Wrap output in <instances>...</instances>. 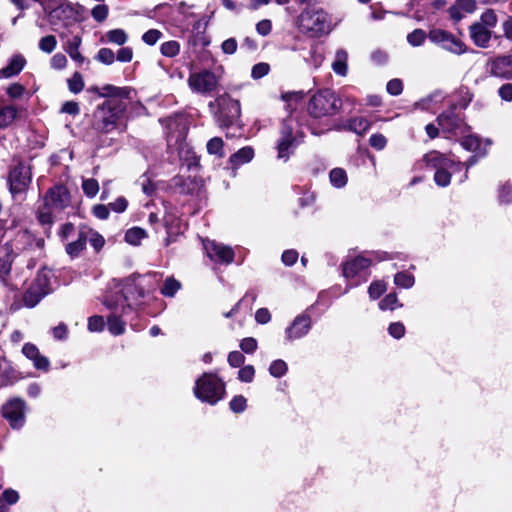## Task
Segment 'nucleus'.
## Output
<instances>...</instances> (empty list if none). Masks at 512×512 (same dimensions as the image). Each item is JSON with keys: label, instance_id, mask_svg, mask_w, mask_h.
Returning a JSON list of instances; mask_svg holds the SVG:
<instances>
[{"label": "nucleus", "instance_id": "ea45409f", "mask_svg": "<svg viewBox=\"0 0 512 512\" xmlns=\"http://www.w3.org/2000/svg\"><path fill=\"white\" fill-rule=\"evenodd\" d=\"M426 33L421 29H415L407 35V41L410 45L417 47L424 43Z\"/></svg>", "mask_w": 512, "mask_h": 512}, {"label": "nucleus", "instance_id": "6e6d98bb", "mask_svg": "<svg viewBox=\"0 0 512 512\" xmlns=\"http://www.w3.org/2000/svg\"><path fill=\"white\" fill-rule=\"evenodd\" d=\"M369 143L373 148L382 150L386 146L387 140L384 135L376 133L371 135Z\"/></svg>", "mask_w": 512, "mask_h": 512}, {"label": "nucleus", "instance_id": "4be33fe9", "mask_svg": "<svg viewBox=\"0 0 512 512\" xmlns=\"http://www.w3.org/2000/svg\"><path fill=\"white\" fill-rule=\"evenodd\" d=\"M461 145L464 149L477 152L480 157H483L487 154V147L491 145V141L486 140L485 147L482 148L481 140L477 136L469 135L462 140Z\"/></svg>", "mask_w": 512, "mask_h": 512}, {"label": "nucleus", "instance_id": "dca6fc26", "mask_svg": "<svg viewBox=\"0 0 512 512\" xmlns=\"http://www.w3.org/2000/svg\"><path fill=\"white\" fill-rule=\"evenodd\" d=\"M15 254L10 244L6 243L0 248V282L8 285V276L11 272Z\"/></svg>", "mask_w": 512, "mask_h": 512}, {"label": "nucleus", "instance_id": "c9c22d12", "mask_svg": "<svg viewBox=\"0 0 512 512\" xmlns=\"http://www.w3.org/2000/svg\"><path fill=\"white\" fill-rule=\"evenodd\" d=\"M82 189L84 194L89 197L93 198L95 197L99 192V184L98 181L95 179H83L82 181Z\"/></svg>", "mask_w": 512, "mask_h": 512}, {"label": "nucleus", "instance_id": "2eb2a0df", "mask_svg": "<svg viewBox=\"0 0 512 512\" xmlns=\"http://www.w3.org/2000/svg\"><path fill=\"white\" fill-rule=\"evenodd\" d=\"M292 121L286 122L281 130V137L277 144L278 158L287 160L295 147Z\"/></svg>", "mask_w": 512, "mask_h": 512}, {"label": "nucleus", "instance_id": "0e129e2a", "mask_svg": "<svg viewBox=\"0 0 512 512\" xmlns=\"http://www.w3.org/2000/svg\"><path fill=\"white\" fill-rule=\"evenodd\" d=\"M465 14L473 13L476 9L474 0H457L455 3Z\"/></svg>", "mask_w": 512, "mask_h": 512}, {"label": "nucleus", "instance_id": "423d86ee", "mask_svg": "<svg viewBox=\"0 0 512 512\" xmlns=\"http://www.w3.org/2000/svg\"><path fill=\"white\" fill-rule=\"evenodd\" d=\"M340 108V102L336 94L329 90H320L315 93L309 103L308 112L314 118H321L335 114Z\"/></svg>", "mask_w": 512, "mask_h": 512}, {"label": "nucleus", "instance_id": "9d476101", "mask_svg": "<svg viewBox=\"0 0 512 512\" xmlns=\"http://www.w3.org/2000/svg\"><path fill=\"white\" fill-rule=\"evenodd\" d=\"M2 416L13 429L21 428L25 422V403L19 398L7 401L2 407Z\"/></svg>", "mask_w": 512, "mask_h": 512}, {"label": "nucleus", "instance_id": "aec40b11", "mask_svg": "<svg viewBox=\"0 0 512 512\" xmlns=\"http://www.w3.org/2000/svg\"><path fill=\"white\" fill-rule=\"evenodd\" d=\"M218 104L221 107V113L227 118L228 122H232L240 117L241 107L238 100L223 95L218 99Z\"/></svg>", "mask_w": 512, "mask_h": 512}, {"label": "nucleus", "instance_id": "680f3d73", "mask_svg": "<svg viewBox=\"0 0 512 512\" xmlns=\"http://www.w3.org/2000/svg\"><path fill=\"white\" fill-rule=\"evenodd\" d=\"M245 361V357L239 351H232L228 355V363L232 367H240Z\"/></svg>", "mask_w": 512, "mask_h": 512}, {"label": "nucleus", "instance_id": "4c0bfd02", "mask_svg": "<svg viewBox=\"0 0 512 512\" xmlns=\"http://www.w3.org/2000/svg\"><path fill=\"white\" fill-rule=\"evenodd\" d=\"M160 50L162 55L166 57H174L179 53L180 45L177 41L171 40L162 43Z\"/></svg>", "mask_w": 512, "mask_h": 512}, {"label": "nucleus", "instance_id": "8fccbe9b", "mask_svg": "<svg viewBox=\"0 0 512 512\" xmlns=\"http://www.w3.org/2000/svg\"><path fill=\"white\" fill-rule=\"evenodd\" d=\"M270 71V66L268 63H258L253 66L251 71V76L253 79H260L264 76H266Z\"/></svg>", "mask_w": 512, "mask_h": 512}, {"label": "nucleus", "instance_id": "b1692460", "mask_svg": "<svg viewBox=\"0 0 512 512\" xmlns=\"http://www.w3.org/2000/svg\"><path fill=\"white\" fill-rule=\"evenodd\" d=\"M254 157L253 148L247 146L238 150L236 153L232 154L229 158V162L231 163L233 169H237L239 166L249 163Z\"/></svg>", "mask_w": 512, "mask_h": 512}, {"label": "nucleus", "instance_id": "4d7b16f0", "mask_svg": "<svg viewBox=\"0 0 512 512\" xmlns=\"http://www.w3.org/2000/svg\"><path fill=\"white\" fill-rule=\"evenodd\" d=\"M240 348L245 353H253L257 349V341L255 338H244L240 343Z\"/></svg>", "mask_w": 512, "mask_h": 512}, {"label": "nucleus", "instance_id": "de8ad7c7", "mask_svg": "<svg viewBox=\"0 0 512 512\" xmlns=\"http://www.w3.org/2000/svg\"><path fill=\"white\" fill-rule=\"evenodd\" d=\"M386 290V284L382 281L373 282L368 289V293L371 299L375 300L379 298Z\"/></svg>", "mask_w": 512, "mask_h": 512}, {"label": "nucleus", "instance_id": "bb28decb", "mask_svg": "<svg viewBox=\"0 0 512 512\" xmlns=\"http://www.w3.org/2000/svg\"><path fill=\"white\" fill-rule=\"evenodd\" d=\"M46 295L43 292H40L36 286L32 284L29 285L28 289L25 291L23 295V303L28 308L35 307L43 297Z\"/></svg>", "mask_w": 512, "mask_h": 512}, {"label": "nucleus", "instance_id": "a19ab883", "mask_svg": "<svg viewBox=\"0 0 512 512\" xmlns=\"http://www.w3.org/2000/svg\"><path fill=\"white\" fill-rule=\"evenodd\" d=\"M56 45L57 40L53 35L42 37L39 41V49L45 53H51L54 51Z\"/></svg>", "mask_w": 512, "mask_h": 512}, {"label": "nucleus", "instance_id": "1a4fd4ad", "mask_svg": "<svg viewBox=\"0 0 512 512\" xmlns=\"http://www.w3.org/2000/svg\"><path fill=\"white\" fill-rule=\"evenodd\" d=\"M487 73L495 78L512 80V54H498L486 62Z\"/></svg>", "mask_w": 512, "mask_h": 512}, {"label": "nucleus", "instance_id": "a18cd8bd", "mask_svg": "<svg viewBox=\"0 0 512 512\" xmlns=\"http://www.w3.org/2000/svg\"><path fill=\"white\" fill-rule=\"evenodd\" d=\"M398 306H399L398 299H397L396 294H394V293L388 294L387 296H385V298H383L379 302V308L381 310H387V309L394 310Z\"/></svg>", "mask_w": 512, "mask_h": 512}, {"label": "nucleus", "instance_id": "412c9836", "mask_svg": "<svg viewBox=\"0 0 512 512\" xmlns=\"http://www.w3.org/2000/svg\"><path fill=\"white\" fill-rule=\"evenodd\" d=\"M53 278L52 270L48 268H42L37 272L35 279L31 282L33 286L47 295L51 292V280Z\"/></svg>", "mask_w": 512, "mask_h": 512}, {"label": "nucleus", "instance_id": "cd10ccee", "mask_svg": "<svg viewBox=\"0 0 512 512\" xmlns=\"http://www.w3.org/2000/svg\"><path fill=\"white\" fill-rule=\"evenodd\" d=\"M348 54L344 50H338L332 63L333 71L341 76H345L348 71L347 67Z\"/></svg>", "mask_w": 512, "mask_h": 512}, {"label": "nucleus", "instance_id": "0eeeda50", "mask_svg": "<svg viewBox=\"0 0 512 512\" xmlns=\"http://www.w3.org/2000/svg\"><path fill=\"white\" fill-rule=\"evenodd\" d=\"M429 39L432 43L440 46L442 49L456 55L464 54L468 50L466 44L462 40L445 30L434 29L430 31Z\"/></svg>", "mask_w": 512, "mask_h": 512}, {"label": "nucleus", "instance_id": "f03ea898", "mask_svg": "<svg viewBox=\"0 0 512 512\" xmlns=\"http://www.w3.org/2000/svg\"><path fill=\"white\" fill-rule=\"evenodd\" d=\"M298 26L302 32L320 37L331 32V20L327 12L319 7H307L298 16Z\"/></svg>", "mask_w": 512, "mask_h": 512}, {"label": "nucleus", "instance_id": "f257e3e1", "mask_svg": "<svg viewBox=\"0 0 512 512\" xmlns=\"http://www.w3.org/2000/svg\"><path fill=\"white\" fill-rule=\"evenodd\" d=\"M70 203V193L65 186L58 185L50 188L44 196L43 205L38 209V221L42 225L50 226L54 221L53 213L62 211Z\"/></svg>", "mask_w": 512, "mask_h": 512}, {"label": "nucleus", "instance_id": "72a5a7b5", "mask_svg": "<svg viewBox=\"0 0 512 512\" xmlns=\"http://www.w3.org/2000/svg\"><path fill=\"white\" fill-rule=\"evenodd\" d=\"M331 184L336 188H342L347 183V174L341 168H334L329 174Z\"/></svg>", "mask_w": 512, "mask_h": 512}, {"label": "nucleus", "instance_id": "bf43d9fd", "mask_svg": "<svg viewBox=\"0 0 512 512\" xmlns=\"http://www.w3.org/2000/svg\"><path fill=\"white\" fill-rule=\"evenodd\" d=\"M499 97L506 102L512 101V83H505L498 89Z\"/></svg>", "mask_w": 512, "mask_h": 512}, {"label": "nucleus", "instance_id": "2f4dec72", "mask_svg": "<svg viewBox=\"0 0 512 512\" xmlns=\"http://www.w3.org/2000/svg\"><path fill=\"white\" fill-rule=\"evenodd\" d=\"M347 127L358 135L365 134L370 128V122L363 117H356L349 120Z\"/></svg>", "mask_w": 512, "mask_h": 512}, {"label": "nucleus", "instance_id": "ddd939ff", "mask_svg": "<svg viewBox=\"0 0 512 512\" xmlns=\"http://www.w3.org/2000/svg\"><path fill=\"white\" fill-rule=\"evenodd\" d=\"M31 180V173L29 167L24 164H19L11 172L9 177L10 191L15 197L26 191Z\"/></svg>", "mask_w": 512, "mask_h": 512}, {"label": "nucleus", "instance_id": "69168bd1", "mask_svg": "<svg viewBox=\"0 0 512 512\" xmlns=\"http://www.w3.org/2000/svg\"><path fill=\"white\" fill-rule=\"evenodd\" d=\"M23 354L30 360H34L40 355L38 348L31 343H26L22 348Z\"/></svg>", "mask_w": 512, "mask_h": 512}, {"label": "nucleus", "instance_id": "5fc2aeb1", "mask_svg": "<svg viewBox=\"0 0 512 512\" xmlns=\"http://www.w3.org/2000/svg\"><path fill=\"white\" fill-rule=\"evenodd\" d=\"M230 408L235 413L243 412L246 409V399L243 396H236L230 402Z\"/></svg>", "mask_w": 512, "mask_h": 512}, {"label": "nucleus", "instance_id": "e433bc0d", "mask_svg": "<svg viewBox=\"0 0 512 512\" xmlns=\"http://www.w3.org/2000/svg\"><path fill=\"white\" fill-rule=\"evenodd\" d=\"M180 287L181 285L177 280L173 278H167L163 287L161 288V293L164 296L172 297L180 289Z\"/></svg>", "mask_w": 512, "mask_h": 512}, {"label": "nucleus", "instance_id": "a211bd4d", "mask_svg": "<svg viewBox=\"0 0 512 512\" xmlns=\"http://www.w3.org/2000/svg\"><path fill=\"white\" fill-rule=\"evenodd\" d=\"M370 265L371 261L368 258L358 256L343 265V275L347 279H353L365 272Z\"/></svg>", "mask_w": 512, "mask_h": 512}, {"label": "nucleus", "instance_id": "39448f33", "mask_svg": "<svg viewBox=\"0 0 512 512\" xmlns=\"http://www.w3.org/2000/svg\"><path fill=\"white\" fill-rule=\"evenodd\" d=\"M498 18L492 9H487L480 19L469 26V35L475 46L488 48L492 38V29L496 27Z\"/></svg>", "mask_w": 512, "mask_h": 512}, {"label": "nucleus", "instance_id": "338daca9", "mask_svg": "<svg viewBox=\"0 0 512 512\" xmlns=\"http://www.w3.org/2000/svg\"><path fill=\"white\" fill-rule=\"evenodd\" d=\"M272 30V23L268 19L261 20L256 25V31L262 35L267 36Z\"/></svg>", "mask_w": 512, "mask_h": 512}, {"label": "nucleus", "instance_id": "09e8293b", "mask_svg": "<svg viewBox=\"0 0 512 512\" xmlns=\"http://www.w3.org/2000/svg\"><path fill=\"white\" fill-rule=\"evenodd\" d=\"M86 232L88 234L87 240H89L90 244L94 247L95 250L99 251L105 243L103 236L88 229H86Z\"/></svg>", "mask_w": 512, "mask_h": 512}, {"label": "nucleus", "instance_id": "13d9d810", "mask_svg": "<svg viewBox=\"0 0 512 512\" xmlns=\"http://www.w3.org/2000/svg\"><path fill=\"white\" fill-rule=\"evenodd\" d=\"M388 331L392 337L399 339L404 336L405 327L401 322H394L390 324Z\"/></svg>", "mask_w": 512, "mask_h": 512}, {"label": "nucleus", "instance_id": "6ab92c4d", "mask_svg": "<svg viewBox=\"0 0 512 512\" xmlns=\"http://www.w3.org/2000/svg\"><path fill=\"white\" fill-rule=\"evenodd\" d=\"M107 308L113 310L111 315L108 317V330L113 335H121L125 332V322L120 319V316L117 314V310L119 306L118 302H113L112 299L107 298L104 302Z\"/></svg>", "mask_w": 512, "mask_h": 512}, {"label": "nucleus", "instance_id": "052dcab7", "mask_svg": "<svg viewBox=\"0 0 512 512\" xmlns=\"http://www.w3.org/2000/svg\"><path fill=\"white\" fill-rule=\"evenodd\" d=\"M387 92L393 96H397L402 92L403 85L401 80L392 79L387 83L386 86Z\"/></svg>", "mask_w": 512, "mask_h": 512}, {"label": "nucleus", "instance_id": "774afa93", "mask_svg": "<svg viewBox=\"0 0 512 512\" xmlns=\"http://www.w3.org/2000/svg\"><path fill=\"white\" fill-rule=\"evenodd\" d=\"M237 41L235 38H229L222 43V51L225 54H234L237 50Z\"/></svg>", "mask_w": 512, "mask_h": 512}, {"label": "nucleus", "instance_id": "37998d69", "mask_svg": "<svg viewBox=\"0 0 512 512\" xmlns=\"http://www.w3.org/2000/svg\"><path fill=\"white\" fill-rule=\"evenodd\" d=\"M269 372L274 377H282L287 372V364L283 360H275L271 363Z\"/></svg>", "mask_w": 512, "mask_h": 512}, {"label": "nucleus", "instance_id": "9b49d317", "mask_svg": "<svg viewBox=\"0 0 512 512\" xmlns=\"http://www.w3.org/2000/svg\"><path fill=\"white\" fill-rule=\"evenodd\" d=\"M120 297L113 302H118L122 309V314H125L127 310L131 309L132 302L140 297H143V291L136 285L134 280L127 279L120 283L119 291Z\"/></svg>", "mask_w": 512, "mask_h": 512}, {"label": "nucleus", "instance_id": "c03bdc74", "mask_svg": "<svg viewBox=\"0 0 512 512\" xmlns=\"http://www.w3.org/2000/svg\"><path fill=\"white\" fill-rule=\"evenodd\" d=\"M96 59L106 65H111L115 61V54L109 48H101L97 55Z\"/></svg>", "mask_w": 512, "mask_h": 512}, {"label": "nucleus", "instance_id": "c85d7f7f", "mask_svg": "<svg viewBox=\"0 0 512 512\" xmlns=\"http://www.w3.org/2000/svg\"><path fill=\"white\" fill-rule=\"evenodd\" d=\"M18 111L16 107L8 105L0 109V129L11 125L17 118Z\"/></svg>", "mask_w": 512, "mask_h": 512}, {"label": "nucleus", "instance_id": "79ce46f5", "mask_svg": "<svg viewBox=\"0 0 512 512\" xmlns=\"http://www.w3.org/2000/svg\"><path fill=\"white\" fill-rule=\"evenodd\" d=\"M394 282L397 286L410 288L414 285V277L410 274L400 272L395 275Z\"/></svg>", "mask_w": 512, "mask_h": 512}, {"label": "nucleus", "instance_id": "49530a36", "mask_svg": "<svg viewBox=\"0 0 512 512\" xmlns=\"http://www.w3.org/2000/svg\"><path fill=\"white\" fill-rule=\"evenodd\" d=\"M108 13H109V9H108V6L105 4L96 5L91 11V15H92L93 19L96 20L97 22L105 21L108 16Z\"/></svg>", "mask_w": 512, "mask_h": 512}, {"label": "nucleus", "instance_id": "f704fd0d", "mask_svg": "<svg viewBox=\"0 0 512 512\" xmlns=\"http://www.w3.org/2000/svg\"><path fill=\"white\" fill-rule=\"evenodd\" d=\"M68 88L72 93H80L84 88V80L79 72H75L71 78L67 80Z\"/></svg>", "mask_w": 512, "mask_h": 512}, {"label": "nucleus", "instance_id": "864d4df0", "mask_svg": "<svg viewBox=\"0 0 512 512\" xmlns=\"http://www.w3.org/2000/svg\"><path fill=\"white\" fill-rule=\"evenodd\" d=\"M104 328V319L101 316H92L88 320V329L91 332H99Z\"/></svg>", "mask_w": 512, "mask_h": 512}, {"label": "nucleus", "instance_id": "e2e57ef3", "mask_svg": "<svg viewBox=\"0 0 512 512\" xmlns=\"http://www.w3.org/2000/svg\"><path fill=\"white\" fill-rule=\"evenodd\" d=\"M67 65V58L64 54L57 53L51 58V67L54 69H63Z\"/></svg>", "mask_w": 512, "mask_h": 512}, {"label": "nucleus", "instance_id": "4468645a", "mask_svg": "<svg viewBox=\"0 0 512 512\" xmlns=\"http://www.w3.org/2000/svg\"><path fill=\"white\" fill-rule=\"evenodd\" d=\"M204 249L211 260L230 264L234 259V251L231 247L217 243L213 240L203 242Z\"/></svg>", "mask_w": 512, "mask_h": 512}, {"label": "nucleus", "instance_id": "393cba45", "mask_svg": "<svg viewBox=\"0 0 512 512\" xmlns=\"http://www.w3.org/2000/svg\"><path fill=\"white\" fill-rule=\"evenodd\" d=\"M24 65L25 59L22 56H14L10 63L0 70V78H10L18 74L23 69Z\"/></svg>", "mask_w": 512, "mask_h": 512}, {"label": "nucleus", "instance_id": "a878e982", "mask_svg": "<svg viewBox=\"0 0 512 512\" xmlns=\"http://www.w3.org/2000/svg\"><path fill=\"white\" fill-rule=\"evenodd\" d=\"M88 234L86 232V228H82L78 233L77 240L70 242L66 246V252L71 257H76L80 254V252L85 248L87 242Z\"/></svg>", "mask_w": 512, "mask_h": 512}, {"label": "nucleus", "instance_id": "58836bf2", "mask_svg": "<svg viewBox=\"0 0 512 512\" xmlns=\"http://www.w3.org/2000/svg\"><path fill=\"white\" fill-rule=\"evenodd\" d=\"M207 151L210 153V154H214V155H217L219 157H223L224 156V152H223V141L221 138L219 137H214L212 139H210L207 143Z\"/></svg>", "mask_w": 512, "mask_h": 512}, {"label": "nucleus", "instance_id": "c756f323", "mask_svg": "<svg viewBox=\"0 0 512 512\" xmlns=\"http://www.w3.org/2000/svg\"><path fill=\"white\" fill-rule=\"evenodd\" d=\"M101 41H106L121 46L128 41V35L123 29H112L106 32Z\"/></svg>", "mask_w": 512, "mask_h": 512}, {"label": "nucleus", "instance_id": "f8f14e48", "mask_svg": "<svg viewBox=\"0 0 512 512\" xmlns=\"http://www.w3.org/2000/svg\"><path fill=\"white\" fill-rule=\"evenodd\" d=\"M217 78L210 71L192 73L188 78L189 87L197 93L207 94L212 92L217 86Z\"/></svg>", "mask_w": 512, "mask_h": 512}, {"label": "nucleus", "instance_id": "20e7f679", "mask_svg": "<svg viewBox=\"0 0 512 512\" xmlns=\"http://www.w3.org/2000/svg\"><path fill=\"white\" fill-rule=\"evenodd\" d=\"M224 393V383L215 374L204 373L196 380L194 394L203 402L214 405L223 398Z\"/></svg>", "mask_w": 512, "mask_h": 512}, {"label": "nucleus", "instance_id": "3c124183", "mask_svg": "<svg viewBox=\"0 0 512 512\" xmlns=\"http://www.w3.org/2000/svg\"><path fill=\"white\" fill-rule=\"evenodd\" d=\"M162 37L161 31L157 29H150L142 35V40L147 45H154Z\"/></svg>", "mask_w": 512, "mask_h": 512}, {"label": "nucleus", "instance_id": "6e6552de", "mask_svg": "<svg viewBox=\"0 0 512 512\" xmlns=\"http://www.w3.org/2000/svg\"><path fill=\"white\" fill-rule=\"evenodd\" d=\"M125 106L115 100L106 101L98 110L101 113L98 127L103 132H110L117 128L119 114L124 111Z\"/></svg>", "mask_w": 512, "mask_h": 512}, {"label": "nucleus", "instance_id": "f3484780", "mask_svg": "<svg viewBox=\"0 0 512 512\" xmlns=\"http://www.w3.org/2000/svg\"><path fill=\"white\" fill-rule=\"evenodd\" d=\"M311 327V319L307 315H299L295 318L291 326L286 329L288 340L299 339L305 336Z\"/></svg>", "mask_w": 512, "mask_h": 512}, {"label": "nucleus", "instance_id": "7c9ffc66", "mask_svg": "<svg viewBox=\"0 0 512 512\" xmlns=\"http://www.w3.org/2000/svg\"><path fill=\"white\" fill-rule=\"evenodd\" d=\"M80 45L81 38L79 36H75L67 43L66 51L74 61L82 64L85 58L79 52Z\"/></svg>", "mask_w": 512, "mask_h": 512}, {"label": "nucleus", "instance_id": "603ef678", "mask_svg": "<svg viewBox=\"0 0 512 512\" xmlns=\"http://www.w3.org/2000/svg\"><path fill=\"white\" fill-rule=\"evenodd\" d=\"M255 370L252 365L242 367L238 372V378L242 382H251L254 378Z\"/></svg>", "mask_w": 512, "mask_h": 512}, {"label": "nucleus", "instance_id": "473e14b6", "mask_svg": "<svg viewBox=\"0 0 512 512\" xmlns=\"http://www.w3.org/2000/svg\"><path fill=\"white\" fill-rule=\"evenodd\" d=\"M146 237V231L140 227H133L125 233L126 242L135 246L139 245Z\"/></svg>", "mask_w": 512, "mask_h": 512}, {"label": "nucleus", "instance_id": "5701e85b", "mask_svg": "<svg viewBox=\"0 0 512 512\" xmlns=\"http://www.w3.org/2000/svg\"><path fill=\"white\" fill-rule=\"evenodd\" d=\"M439 128L444 132H453L459 125V118L456 116L453 110L442 113L437 118Z\"/></svg>", "mask_w": 512, "mask_h": 512}, {"label": "nucleus", "instance_id": "7ed1b4c3", "mask_svg": "<svg viewBox=\"0 0 512 512\" xmlns=\"http://www.w3.org/2000/svg\"><path fill=\"white\" fill-rule=\"evenodd\" d=\"M424 161L429 167L435 169L434 181L440 187H446L450 184L452 173L462 171L461 162L436 151L426 154Z\"/></svg>", "mask_w": 512, "mask_h": 512}]
</instances>
